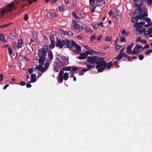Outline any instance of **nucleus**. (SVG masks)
Here are the masks:
<instances>
[{
    "label": "nucleus",
    "instance_id": "nucleus-48",
    "mask_svg": "<svg viewBox=\"0 0 152 152\" xmlns=\"http://www.w3.org/2000/svg\"><path fill=\"white\" fill-rule=\"evenodd\" d=\"M147 3L149 6H151L152 3V0H147Z\"/></svg>",
    "mask_w": 152,
    "mask_h": 152
},
{
    "label": "nucleus",
    "instance_id": "nucleus-32",
    "mask_svg": "<svg viewBox=\"0 0 152 152\" xmlns=\"http://www.w3.org/2000/svg\"><path fill=\"white\" fill-rule=\"evenodd\" d=\"M60 68L58 66H55L54 68V71L58 72Z\"/></svg>",
    "mask_w": 152,
    "mask_h": 152
},
{
    "label": "nucleus",
    "instance_id": "nucleus-18",
    "mask_svg": "<svg viewBox=\"0 0 152 152\" xmlns=\"http://www.w3.org/2000/svg\"><path fill=\"white\" fill-rule=\"evenodd\" d=\"M18 43V48H21L23 45L22 40L21 39H19Z\"/></svg>",
    "mask_w": 152,
    "mask_h": 152
},
{
    "label": "nucleus",
    "instance_id": "nucleus-33",
    "mask_svg": "<svg viewBox=\"0 0 152 152\" xmlns=\"http://www.w3.org/2000/svg\"><path fill=\"white\" fill-rule=\"evenodd\" d=\"M0 40L3 42H4V41L5 42H6V40L4 38V36L3 34H1L0 35Z\"/></svg>",
    "mask_w": 152,
    "mask_h": 152
},
{
    "label": "nucleus",
    "instance_id": "nucleus-17",
    "mask_svg": "<svg viewBox=\"0 0 152 152\" xmlns=\"http://www.w3.org/2000/svg\"><path fill=\"white\" fill-rule=\"evenodd\" d=\"M86 67L88 71H89L90 69H94L95 68L94 65H91L88 64H86Z\"/></svg>",
    "mask_w": 152,
    "mask_h": 152
},
{
    "label": "nucleus",
    "instance_id": "nucleus-2",
    "mask_svg": "<svg viewBox=\"0 0 152 152\" xmlns=\"http://www.w3.org/2000/svg\"><path fill=\"white\" fill-rule=\"evenodd\" d=\"M97 64L96 66V69H97V71L99 72H103L106 68V62L104 58H100L99 60L96 63Z\"/></svg>",
    "mask_w": 152,
    "mask_h": 152
},
{
    "label": "nucleus",
    "instance_id": "nucleus-19",
    "mask_svg": "<svg viewBox=\"0 0 152 152\" xmlns=\"http://www.w3.org/2000/svg\"><path fill=\"white\" fill-rule=\"evenodd\" d=\"M138 19L136 16L135 17H133L131 19V20L134 23H137L138 21Z\"/></svg>",
    "mask_w": 152,
    "mask_h": 152
},
{
    "label": "nucleus",
    "instance_id": "nucleus-43",
    "mask_svg": "<svg viewBox=\"0 0 152 152\" xmlns=\"http://www.w3.org/2000/svg\"><path fill=\"white\" fill-rule=\"evenodd\" d=\"M120 41L121 42H126V39L125 37H121L120 38Z\"/></svg>",
    "mask_w": 152,
    "mask_h": 152
},
{
    "label": "nucleus",
    "instance_id": "nucleus-57",
    "mask_svg": "<svg viewBox=\"0 0 152 152\" xmlns=\"http://www.w3.org/2000/svg\"><path fill=\"white\" fill-rule=\"evenodd\" d=\"M13 45H12L13 47V48H15V49H16V48L18 47V46L16 45V43H14V42H13Z\"/></svg>",
    "mask_w": 152,
    "mask_h": 152
},
{
    "label": "nucleus",
    "instance_id": "nucleus-42",
    "mask_svg": "<svg viewBox=\"0 0 152 152\" xmlns=\"http://www.w3.org/2000/svg\"><path fill=\"white\" fill-rule=\"evenodd\" d=\"M34 68H30V69H29L28 70V72L31 74L33 71H34V69H34Z\"/></svg>",
    "mask_w": 152,
    "mask_h": 152
},
{
    "label": "nucleus",
    "instance_id": "nucleus-20",
    "mask_svg": "<svg viewBox=\"0 0 152 152\" xmlns=\"http://www.w3.org/2000/svg\"><path fill=\"white\" fill-rule=\"evenodd\" d=\"M36 75L35 74H32L31 75V80L30 81L31 83H33L35 82L36 80Z\"/></svg>",
    "mask_w": 152,
    "mask_h": 152
},
{
    "label": "nucleus",
    "instance_id": "nucleus-13",
    "mask_svg": "<svg viewBox=\"0 0 152 152\" xmlns=\"http://www.w3.org/2000/svg\"><path fill=\"white\" fill-rule=\"evenodd\" d=\"M74 29L77 32H80L83 29V27L82 26H80L78 24L75 25L74 26H72Z\"/></svg>",
    "mask_w": 152,
    "mask_h": 152
},
{
    "label": "nucleus",
    "instance_id": "nucleus-56",
    "mask_svg": "<svg viewBox=\"0 0 152 152\" xmlns=\"http://www.w3.org/2000/svg\"><path fill=\"white\" fill-rule=\"evenodd\" d=\"M96 37L94 35H93L91 37V41H93L95 39Z\"/></svg>",
    "mask_w": 152,
    "mask_h": 152
},
{
    "label": "nucleus",
    "instance_id": "nucleus-53",
    "mask_svg": "<svg viewBox=\"0 0 152 152\" xmlns=\"http://www.w3.org/2000/svg\"><path fill=\"white\" fill-rule=\"evenodd\" d=\"M73 34V32L70 31H67V35L72 36Z\"/></svg>",
    "mask_w": 152,
    "mask_h": 152
},
{
    "label": "nucleus",
    "instance_id": "nucleus-25",
    "mask_svg": "<svg viewBox=\"0 0 152 152\" xmlns=\"http://www.w3.org/2000/svg\"><path fill=\"white\" fill-rule=\"evenodd\" d=\"M142 13H139V15L137 16V17L138 18V19H140V20H144L145 19V18L144 17L143 15L142 14Z\"/></svg>",
    "mask_w": 152,
    "mask_h": 152
},
{
    "label": "nucleus",
    "instance_id": "nucleus-26",
    "mask_svg": "<svg viewBox=\"0 0 152 152\" xmlns=\"http://www.w3.org/2000/svg\"><path fill=\"white\" fill-rule=\"evenodd\" d=\"M113 63L111 61L109 62L108 63H107L106 62L107 65L106 66V67H107V69H109L111 68V67L113 66Z\"/></svg>",
    "mask_w": 152,
    "mask_h": 152
},
{
    "label": "nucleus",
    "instance_id": "nucleus-9",
    "mask_svg": "<svg viewBox=\"0 0 152 152\" xmlns=\"http://www.w3.org/2000/svg\"><path fill=\"white\" fill-rule=\"evenodd\" d=\"M56 46L57 47H58L60 49L62 48L63 46H64V40L62 41L61 39L57 38L56 39Z\"/></svg>",
    "mask_w": 152,
    "mask_h": 152
},
{
    "label": "nucleus",
    "instance_id": "nucleus-64",
    "mask_svg": "<svg viewBox=\"0 0 152 152\" xmlns=\"http://www.w3.org/2000/svg\"><path fill=\"white\" fill-rule=\"evenodd\" d=\"M149 45H146L142 49H147L149 48Z\"/></svg>",
    "mask_w": 152,
    "mask_h": 152
},
{
    "label": "nucleus",
    "instance_id": "nucleus-52",
    "mask_svg": "<svg viewBox=\"0 0 152 152\" xmlns=\"http://www.w3.org/2000/svg\"><path fill=\"white\" fill-rule=\"evenodd\" d=\"M117 14L116 16H121V13L119 9L117 10Z\"/></svg>",
    "mask_w": 152,
    "mask_h": 152
},
{
    "label": "nucleus",
    "instance_id": "nucleus-40",
    "mask_svg": "<svg viewBox=\"0 0 152 152\" xmlns=\"http://www.w3.org/2000/svg\"><path fill=\"white\" fill-rule=\"evenodd\" d=\"M54 42H51V44L49 45V47L51 49H52L55 47Z\"/></svg>",
    "mask_w": 152,
    "mask_h": 152
},
{
    "label": "nucleus",
    "instance_id": "nucleus-24",
    "mask_svg": "<svg viewBox=\"0 0 152 152\" xmlns=\"http://www.w3.org/2000/svg\"><path fill=\"white\" fill-rule=\"evenodd\" d=\"M98 5H101L104 4L105 2L103 0H99L96 2Z\"/></svg>",
    "mask_w": 152,
    "mask_h": 152
},
{
    "label": "nucleus",
    "instance_id": "nucleus-49",
    "mask_svg": "<svg viewBox=\"0 0 152 152\" xmlns=\"http://www.w3.org/2000/svg\"><path fill=\"white\" fill-rule=\"evenodd\" d=\"M72 23L73 24V26H74L75 25H77L78 24H77V23L76 21V20H72Z\"/></svg>",
    "mask_w": 152,
    "mask_h": 152
},
{
    "label": "nucleus",
    "instance_id": "nucleus-31",
    "mask_svg": "<svg viewBox=\"0 0 152 152\" xmlns=\"http://www.w3.org/2000/svg\"><path fill=\"white\" fill-rule=\"evenodd\" d=\"M12 23H10L8 24L4 25H3L1 26H0V28H2L4 27H6L7 26H10L11 25Z\"/></svg>",
    "mask_w": 152,
    "mask_h": 152
},
{
    "label": "nucleus",
    "instance_id": "nucleus-58",
    "mask_svg": "<svg viewBox=\"0 0 152 152\" xmlns=\"http://www.w3.org/2000/svg\"><path fill=\"white\" fill-rule=\"evenodd\" d=\"M26 83L23 81H21L20 83V84L21 86H25L26 85Z\"/></svg>",
    "mask_w": 152,
    "mask_h": 152
},
{
    "label": "nucleus",
    "instance_id": "nucleus-41",
    "mask_svg": "<svg viewBox=\"0 0 152 152\" xmlns=\"http://www.w3.org/2000/svg\"><path fill=\"white\" fill-rule=\"evenodd\" d=\"M151 53H152V50L149 49L146 51L145 54L148 55Z\"/></svg>",
    "mask_w": 152,
    "mask_h": 152
},
{
    "label": "nucleus",
    "instance_id": "nucleus-54",
    "mask_svg": "<svg viewBox=\"0 0 152 152\" xmlns=\"http://www.w3.org/2000/svg\"><path fill=\"white\" fill-rule=\"evenodd\" d=\"M139 58L140 60H142L144 58V56L142 55H140L139 56Z\"/></svg>",
    "mask_w": 152,
    "mask_h": 152
},
{
    "label": "nucleus",
    "instance_id": "nucleus-1",
    "mask_svg": "<svg viewBox=\"0 0 152 152\" xmlns=\"http://www.w3.org/2000/svg\"><path fill=\"white\" fill-rule=\"evenodd\" d=\"M48 47L47 46H44L42 50H39L38 54L39 57V64H44V62L45 61V57L48 52Z\"/></svg>",
    "mask_w": 152,
    "mask_h": 152
},
{
    "label": "nucleus",
    "instance_id": "nucleus-51",
    "mask_svg": "<svg viewBox=\"0 0 152 152\" xmlns=\"http://www.w3.org/2000/svg\"><path fill=\"white\" fill-rule=\"evenodd\" d=\"M28 15L27 14H25L24 15V20L25 21H27L28 19Z\"/></svg>",
    "mask_w": 152,
    "mask_h": 152
},
{
    "label": "nucleus",
    "instance_id": "nucleus-23",
    "mask_svg": "<svg viewBox=\"0 0 152 152\" xmlns=\"http://www.w3.org/2000/svg\"><path fill=\"white\" fill-rule=\"evenodd\" d=\"M135 30L137 31H138L140 33V34H142L143 32L146 31L145 28H143L141 30L139 28H136Z\"/></svg>",
    "mask_w": 152,
    "mask_h": 152
},
{
    "label": "nucleus",
    "instance_id": "nucleus-60",
    "mask_svg": "<svg viewBox=\"0 0 152 152\" xmlns=\"http://www.w3.org/2000/svg\"><path fill=\"white\" fill-rule=\"evenodd\" d=\"M134 1L135 2V3H137V4L140 2L139 4H140L142 5V2H141V1H140L139 0H134ZM134 3L135 2H134Z\"/></svg>",
    "mask_w": 152,
    "mask_h": 152
},
{
    "label": "nucleus",
    "instance_id": "nucleus-30",
    "mask_svg": "<svg viewBox=\"0 0 152 152\" xmlns=\"http://www.w3.org/2000/svg\"><path fill=\"white\" fill-rule=\"evenodd\" d=\"M51 42H55V36L52 35L50 34L49 37Z\"/></svg>",
    "mask_w": 152,
    "mask_h": 152
},
{
    "label": "nucleus",
    "instance_id": "nucleus-55",
    "mask_svg": "<svg viewBox=\"0 0 152 152\" xmlns=\"http://www.w3.org/2000/svg\"><path fill=\"white\" fill-rule=\"evenodd\" d=\"M94 0H90L89 2L90 5H92L94 3Z\"/></svg>",
    "mask_w": 152,
    "mask_h": 152
},
{
    "label": "nucleus",
    "instance_id": "nucleus-38",
    "mask_svg": "<svg viewBox=\"0 0 152 152\" xmlns=\"http://www.w3.org/2000/svg\"><path fill=\"white\" fill-rule=\"evenodd\" d=\"M8 52L9 53L10 55L12 54L13 50L11 47H10L9 46L8 47Z\"/></svg>",
    "mask_w": 152,
    "mask_h": 152
},
{
    "label": "nucleus",
    "instance_id": "nucleus-21",
    "mask_svg": "<svg viewBox=\"0 0 152 152\" xmlns=\"http://www.w3.org/2000/svg\"><path fill=\"white\" fill-rule=\"evenodd\" d=\"M16 33L13 32L12 33H10L9 34V37L12 39H15L16 38Z\"/></svg>",
    "mask_w": 152,
    "mask_h": 152
},
{
    "label": "nucleus",
    "instance_id": "nucleus-12",
    "mask_svg": "<svg viewBox=\"0 0 152 152\" xmlns=\"http://www.w3.org/2000/svg\"><path fill=\"white\" fill-rule=\"evenodd\" d=\"M145 24V23L143 22H142L140 23H136V24H134L133 26L134 27L136 28H141L143 27L142 25H144Z\"/></svg>",
    "mask_w": 152,
    "mask_h": 152
},
{
    "label": "nucleus",
    "instance_id": "nucleus-62",
    "mask_svg": "<svg viewBox=\"0 0 152 152\" xmlns=\"http://www.w3.org/2000/svg\"><path fill=\"white\" fill-rule=\"evenodd\" d=\"M142 15H143L144 18L145 17H147L148 16V13L146 12H145L144 13H143V14Z\"/></svg>",
    "mask_w": 152,
    "mask_h": 152
},
{
    "label": "nucleus",
    "instance_id": "nucleus-46",
    "mask_svg": "<svg viewBox=\"0 0 152 152\" xmlns=\"http://www.w3.org/2000/svg\"><path fill=\"white\" fill-rule=\"evenodd\" d=\"M92 26L93 28L95 30L97 29L98 27V25L97 23L95 24L94 25H93Z\"/></svg>",
    "mask_w": 152,
    "mask_h": 152
},
{
    "label": "nucleus",
    "instance_id": "nucleus-63",
    "mask_svg": "<svg viewBox=\"0 0 152 152\" xmlns=\"http://www.w3.org/2000/svg\"><path fill=\"white\" fill-rule=\"evenodd\" d=\"M121 16H116V19L118 20L119 21L121 19Z\"/></svg>",
    "mask_w": 152,
    "mask_h": 152
},
{
    "label": "nucleus",
    "instance_id": "nucleus-3",
    "mask_svg": "<svg viewBox=\"0 0 152 152\" xmlns=\"http://www.w3.org/2000/svg\"><path fill=\"white\" fill-rule=\"evenodd\" d=\"M17 4L16 1H13L6 5L5 7L1 9L2 14L7 12L8 11H11L15 9V5Z\"/></svg>",
    "mask_w": 152,
    "mask_h": 152
},
{
    "label": "nucleus",
    "instance_id": "nucleus-8",
    "mask_svg": "<svg viewBox=\"0 0 152 152\" xmlns=\"http://www.w3.org/2000/svg\"><path fill=\"white\" fill-rule=\"evenodd\" d=\"M87 61L92 64H96V63L98 62L99 59L95 56L92 57L88 56L87 57Z\"/></svg>",
    "mask_w": 152,
    "mask_h": 152
},
{
    "label": "nucleus",
    "instance_id": "nucleus-4",
    "mask_svg": "<svg viewBox=\"0 0 152 152\" xmlns=\"http://www.w3.org/2000/svg\"><path fill=\"white\" fill-rule=\"evenodd\" d=\"M64 72L63 70H61L58 74V81L59 83H62L63 82V79L64 80H66L69 78V73L66 72L63 74Z\"/></svg>",
    "mask_w": 152,
    "mask_h": 152
},
{
    "label": "nucleus",
    "instance_id": "nucleus-39",
    "mask_svg": "<svg viewBox=\"0 0 152 152\" xmlns=\"http://www.w3.org/2000/svg\"><path fill=\"white\" fill-rule=\"evenodd\" d=\"M72 69L73 71L75 72L76 71L78 70L79 68L75 66H72Z\"/></svg>",
    "mask_w": 152,
    "mask_h": 152
},
{
    "label": "nucleus",
    "instance_id": "nucleus-29",
    "mask_svg": "<svg viewBox=\"0 0 152 152\" xmlns=\"http://www.w3.org/2000/svg\"><path fill=\"white\" fill-rule=\"evenodd\" d=\"M33 37L34 39H37L38 38V34L37 32L34 31L32 33Z\"/></svg>",
    "mask_w": 152,
    "mask_h": 152
},
{
    "label": "nucleus",
    "instance_id": "nucleus-47",
    "mask_svg": "<svg viewBox=\"0 0 152 152\" xmlns=\"http://www.w3.org/2000/svg\"><path fill=\"white\" fill-rule=\"evenodd\" d=\"M147 32H148L149 35L151 34L152 33V27L149 29L147 31Z\"/></svg>",
    "mask_w": 152,
    "mask_h": 152
},
{
    "label": "nucleus",
    "instance_id": "nucleus-45",
    "mask_svg": "<svg viewBox=\"0 0 152 152\" xmlns=\"http://www.w3.org/2000/svg\"><path fill=\"white\" fill-rule=\"evenodd\" d=\"M28 1L29 4L31 5L33 3L36 2L37 0H28Z\"/></svg>",
    "mask_w": 152,
    "mask_h": 152
},
{
    "label": "nucleus",
    "instance_id": "nucleus-35",
    "mask_svg": "<svg viewBox=\"0 0 152 152\" xmlns=\"http://www.w3.org/2000/svg\"><path fill=\"white\" fill-rule=\"evenodd\" d=\"M123 56V55L122 54L120 53L118 55V56L115 58L119 60L121 59Z\"/></svg>",
    "mask_w": 152,
    "mask_h": 152
},
{
    "label": "nucleus",
    "instance_id": "nucleus-50",
    "mask_svg": "<svg viewBox=\"0 0 152 152\" xmlns=\"http://www.w3.org/2000/svg\"><path fill=\"white\" fill-rule=\"evenodd\" d=\"M136 47L137 48V50H138V51L141 48H142V46L139 45L138 44H137L136 45Z\"/></svg>",
    "mask_w": 152,
    "mask_h": 152
},
{
    "label": "nucleus",
    "instance_id": "nucleus-22",
    "mask_svg": "<svg viewBox=\"0 0 152 152\" xmlns=\"http://www.w3.org/2000/svg\"><path fill=\"white\" fill-rule=\"evenodd\" d=\"M140 50L138 51V50H137V48L136 47H134V50L133 51L131 52V54L136 55L137 54H138V53H140Z\"/></svg>",
    "mask_w": 152,
    "mask_h": 152
},
{
    "label": "nucleus",
    "instance_id": "nucleus-6",
    "mask_svg": "<svg viewBox=\"0 0 152 152\" xmlns=\"http://www.w3.org/2000/svg\"><path fill=\"white\" fill-rule=\"evenodd\" d=\"M64 45L66 48H71L73 46H75L77 45L73 40L70 41L67 39H64Z\"/></svg>",
    "mask_w": 152,
    "mask_h": 152
},
{
    "label": "nucleus",
    "instance_id": "nucleus-27",
    "mask_svg": "<svg viewBox=\"0 0 152 152\" xmlns=\"http://www.w3.org/2000/svg\"><path fill=\"white\" fill-rule=\"evenodd\" d=\"M94 52H95V51L94 50H86L85 51V53L87 56L88 55L91 54L92 53H94Z\"/></svg>",
    "mask_w": 152,
    "mask_h": 152
},
{
    "label": "nucleus",
    "instance_id": "nucleus-10",
    "mask_svg": "<svg viewBox=\"0 0 152 152\" xmlns=\"http://www.w3.org/2000/svg\"><path fill=\"white\" fill-rule=\"evenodd\" d=\"M134 4L138 9L134 10V14L135 15H139V13H142V10L141 8L142 5L140 4H137V3H134Z\"/></svg>",
    "mask_w": 152,
    "mask_h": 152
},
{
    "label": "nucleus",
    "instance_id": "nucleus-61",
    "mask_svg": "<svg viewBox=\"0 0 152 152\" xmlns=\"http://www.w3.org/2000/svg\"><path fill=\"white\" fill-rule=\"evenodd\" d=\"M3 78V76L2 74L0 75V81L1 82Z\"/></svg>",
    "mask_w": 152,
    "mask_h": 152
},
{
    "label": "nucleus",
    "instance_id": "nucleus-5",
    "mask_svg": "<svg viewBox=\"0 0 152 152\" xmlns=\"http://www.w3.org/2000/svg\"><path fill=\"white\" fill-rule=\"evenodd\" d=\"M44 64H39V65L36 66L35 69H37L38 71H40L42 73L45 72L49 67V64L48 62H46L45 64V67H44L42 66Z\"/></svg>",
    "mask_w": 152,
    "mask_h": 152
},
{
    "label": "nucleus",
    "instance_id": "nucleus-28",
    "mask_svg": "<svg viewBox=\"0 0 152 152\" xmlns=\"http://www.w3.org/2000/svg\"><path fill=\"white\" fill-rule=\"evenodd\" d=\"M48 57L50 59L52 60L53 58V55L52 52L49 51L48 54Z\"/></svg>",
    "mask_w": 152,
    "mask_h": 152
},
{
    "label": "nucleus",
    "instance_id": "nucleus-37",
    "mask_svg": "<svg viewBox=\"0 0 152 152\" xmlns=\"http://www.w3.org/2000/svg\"><path fill=\"white\" fill-rule=\"evenodd\" d=\"M64 8V6L63 5H62L61 6H59V11L60 12H62L63 11Z\"/></svg>",
    "mask_w": 152,
    "mask_h": 152
},
{
    "label": "nucleus",
    "instance_id": "nucleus-36",
    "mask_svg": "<svg viewBox=\"0 0 152 152\" xmlns=\"http://www.w3.org/2000/svg\"><path fill=\"white\" fill-rule=\"evenodd\" d=\"M85 31L87 32H93V31H92L91 29L89 28H85Z\"/></svg>",
    "mask_w": 152,
    "mask_h": 152
},
{
    "label": "nucleus",
    "instance_id": "nucleus-16",
    "mask_svg": "<svg viewBox=\"0 0 152 152\" xmlns=\"http://www.w3.org/2000/svg\"><path fill=\"white\" fill-rule=\"evenodd\" d=\"M56 16V15L55 13L53 12H51L48 13L47 14L48 17L50 18H55Z\"/></svg>",
    "mask_w": 152,
    "mask_h": 152
},
{
    "label": "nucleus",
    "instance_id": "nucleus-34",
    "mask_svg": "<svg viewBox=\"0 0 152 152\" xmlns=\"http://www.w3.org/2000/svg\"><path fill=\"white\" fill-rule=\"evenodd\" d=\"M63 69L64 71H69L71 69V67L70 66H69L68 67H64L63 68Z\"/></svg>",
    "mask_w": 152,
    "mask_h": 152
},
{
    "label": "nucleus",
    "instance_id": "nucleus-11",
    "mask_svg": "<svg viewBox=\"0 0 152 152\" xmlns=\"http://www.w3.org/2000/svg\"><path fill=\"white\" fill-rule=\"evenodd\" d=\"M76 50H74L72 52V55H74L75 54H78L81 51V48L79 45H76L75 46Z\"/></svg>",
    "mask_w": 152,
    "mask_h": 152
},
{
    "label": "nucleus",
    "instance_id": "nucleus-15",
    "mask_svg": "<svg viewBox=\"0 0 152 152\" xmlns=\"http://www.w3.org/2000/svg\"><path fill=\"white\" fill-rule=\"evenodd\" d=\"M134 44L132 43L130 45H128L126 48L127 53L128 54H131L132 52L131 51L132 48L133 47Z\"/></svg>",
    "mask_w": 152,
    "mask_h": 152
},
{
    "label": "nucleus",
    "instance_id": "nucleus-59",
    "mask_svg": "<svg viewBox=\"0 0 152 152\" xmlns=\"http://www.w3.org/2000/svg\"><path fill=\"white\" fill-rule=\"evenodd\" d=\"M61 33L62 34L67 35V31H65L64 30H62Z\"/></svg>",
    "mask_w": 152,
    "mask_h": 152
},
{
    "label": "nucleus",
    "instance_id": "nucleus-14",
    "mask_svg": "<svg viewBox=\"0 0 152 152\" xmlns=\"http://www.w3.org/2000/svg\"><path fill=\"white\" fill-rule=\"evenodd\" d=\"M80 56H78L77 58L81 60V59H86L87 57V55L85 53H83L80 54Z\"/></svg>",
    "mask_w": 152,
    "mask_h": 152
},
{
    "label": "nucleus",
    "instance_id": "nucleus-7",
    "mask_svg": "<svg viewBox=\"0 0 152 152\" xmlns=\"http://www.w3.org/2000/svg\"><path fill=\"white\" fill-rule=\"evenodd\" d=\"M62 59H59L60 65L63 66L67 65L69 64L68 58H66L64 56H61Z\"/></svg>",
    "mask_w": 152,
    "mask_h": 152
},
{
    "label": "nucleus",
    "instance_id": "nucleus-44",
    "mask_svg": "<svg viewBox=\"0 0 152 152\" xmlns=\"http://www.w3.org/2000/svg\"><path fill=\"white\" fill-rule=\"evenodd\" d=\"M82 68L83 69L79 71L80 72H83L84 73H85L87 71H88L87 69H85L83 68Z\"/></svg>",
    "mask_w": 152,
    "mask_h": 152
}]
</instances>
